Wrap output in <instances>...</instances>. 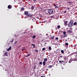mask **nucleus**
<instances>
[{
  "instance_id": "f257e3e1",
  "label": "nucleus",
  "mask_w": 77,
  "mask_h": 77,
  "mask_svg": "<svg viewBox=\"0 0 77 77\" xmlns=\"http://www.w3.org/2000/svg\"><path fill=\"white\" fill-rule=\"evenodd\" d=\"M73 25V21L72 20H70L69 22L68 23V26L69 27H71L73 26V25Z\"/></svg>"
},
{
  "instance_id": "f03ea898",
  "label": "nucleus",
  "mask_w": 77,
  "mask_h": 77,
  "mask_svg": "<svg viewBox=\"0 0 77 77\" xmlns=\"http://www.w3.org/2000/svg\"><path fill=\"white\" fill-rule=\"evenodd\" d=\"M53 12V10L52 9H51L48 11V13L49 14H52Z\"/></svg>"
},
{
  "instance_id": "7ed1b4c3",
  "label": "nucleus",
  "mask_w": 77,
  "mask_h": 77,
  "mask_svg": "<svg viewBox=\"0 0 77 77\" xmlns=\"http://www.w3.org/2000/svg\"><path fill=\"white\" fill-rule=\"evenodd\" d=\"M72 33V31L71 30H68L66 32L67 33Z\"/></svg>"
},
{
  "instance_id": "20e7f679",
  "label": "nucleus",
  "mask_w": 77,
  "mask_h": 77,
  "mask_svg": "<svg viewBox=\"0 0 77 77\" xmlns=\"http://www.w3.org/2000/svg\"><path fill=\"white\" fill-rule=\"evenodd\" d=\"M64 24L66 26H67V25H68V24H67L68 23V21H64Z\"/></svg>"
},
{
  "instance_id": "39448f33",
  "label": "nucleus",
  "mask_w": 77,
  "mask_h": 77,
  "mask_svg": "<svg viewBox=\"0 0 77 77\" xmlns=\"http://www.w3.org/2000/svg\"><path fill=\"white\" fill-rule=\"evenodd\" d=\"M27 17H32L33 16V14H29L27 15Z\"/></svg>"
},
{
  "instance_id": "423d86ee",
  "label": "nucleus",
  "mask_w": 77,
  "mask_h": 77,
  "mask_svg": "<svg viewBox=\"0 0 77 77\" xmlns=\"http://www.w3.org/2000/svg\"><path fill=\"white\" fill-rule=\"evenodd\" d=\"M5 56H8V52H5L4 53Z\"/></svg>"
},
{
  "instance_id": "0eeeda50",
  "label": "nucleus",
  "mask_w": 77,
  "mask_h": 77,
  "mask_svg": "<svg viewBox=\"0 0 77 77\" xmlns=\"http://www.w3.org/2000/svg\"><path fill=\"white\" fill-rule=\"evenodd\" d=\"M24 13L27 16V15L28 14V11H25L24 12Z\"/></svg>"
},
{
  "instance_id": "6e6552de",
  "label": "nucleus",
  "mask_w": 77,
  "mask_h": 77,
  "mask_svg": "<svg viewBox=\"0 0 77 77\" xmlns=\"http://www.w3.org/2000/svg\"><path fill=\"white\" fill-rule=\"evenodd\" d=\"M8 9H11L12 8V5H9L8 6Z\"/></svg>"
},
{
  "instance_id": "1a4fd4ad",
  "label": "nucleus",
  "mask_w": 77,
  "mask_h": 77,
  "mask_svg": "<svg viewBox=\"0 0 77 77\" xmlns=\"http://www.w3.org/2000/svg\"><path fill=\"white\" fill-rule=\"evenodd\" d=\"M11 49H12V47H9L8 48L7 50V51H9V50H11Z\"/></svg>"
},
{
  "instance_id": "9d476101",
  "label": "nucleus",
  "mask_w": 77,
  "mask_h": 77,
  "mask_svg": "<svg viewBox=\"0 0 77 77\" xmlns=\"http://www.w3.org/2000/svg\"><path fill=\"white\" fill-rule=\"evenodd\" d=\"M54 6L55 8H58V6H57V5L54 4Z\"/></svg>"
},
{
  "instance_id": "9b49d317",
  "label": "nucleus",
  "mask_w": 77,
  "mask_h": 77,
  "mask_svg": "<svg viewBox=\"0 0 77 77\" xmlns=\"http://www.w3.org/2000/svg\"><path fill=\"white\" fill-rule=\"evenodd\" d=\"M13 42H14V39H12L11 40V41L10 42V43L11 42V44H13V43H12Z\"/></svg>"
},
{
  "instance_id": "f8f14e48",
  "label": "nucleus",
  "mask_w": 77,
  "mask_h": 77,
  "mask_svg": "<svg viewBox=\"0 0 77 77\" xmlns=\"http://www.w3.org/2000/svg\"><path fill=\"white\" fill-rule=\"evenodd\" d=\"M48 60H47V58H45L44 59V61L45 62H47V61Z\"/></svg>"
},
{
  "instance_id": "ddd939ff",
  "label": "nucleus",
  "mask_w": 77,
  "mask_h": 77,
  "mask_svg": "<svg viewBox=\"0 0 77 77\" xmlns=\"http://www.w3.org/2000/svg\"><path fill=\"white\" fill-rule=\"evenodd\" d=\"M48 68H51L52 67H53V66L51 65H49V66H48Z\"/></svg>"
},
{
  "instance_id": "4468645a",
  "label": "nucleus",
  "mask_w": 77,
  "mask_h": 77,
  "mask_svg": "<svg viewBox=\"0 0 77 77\" xmlns=\"http://www.w3.org/2000/svg\"><path fill=\"white\" fill-rule=\"evenodd\" d=\"M36 38V35H34L32 36V39H35V38Z\"/></svg>"
},
{
  "instance_id": "2eb2a0df",
  "label": "nucleus",
  "mask_w": 77,
  "mask_h": 77,
  "mask_svg": "<svg viewBox=\"0 0 77 77\" xmlns=\"http://www.w3.org/2000/svg\"><path fill=\"white\" fill-rule=\"evenodd\" d=\"M21 11H24V8L23 7H22L21 8Z\"/></svg>"
},
{
  "instance_id": "dca6fc26",
  "label": "nucleus",
  "mask_w": 77,
  "mask_h": 77,
  "mask_svg": "<svg viewBox=\"0 0 77 77\" xmlns=\"http://www.w3.org/2000/svg\"><path fill=\"white\" fill-rule=\"evenodd\" d=\"M45 62H46L44 61L43 62V65H45Z\"/></svg>"
},
{
  "instance_id": "f3484780",
  "label": "nucleus",
  "mask_w": 77,
  "mask_h": 77,
  "mask_svg": "<svg viewBox=\"0 0 77 77\" xmlns=\"http://www.w3.org/2000/svg\"><path fill=\"white\" fill-rule=\"evenodd\" d=\"M51 38V39H54V36H52V37H51V36H50Z\"/></svg>"
},
{
  "instance_id": "a211bd4d",
  "label": "nucleus",
  "mask_w": 77,
  "mask_h": 77,
  "mask_svg": "<svg viewBox=\"0 0 77 77\" xmlns=\"http://www.w3.org/2000/svg\"><path fill=\"white\" fill-rule=\"evenodd\" d=\"M31 9H32V10H33V9H34V7L33 6L32 7Z\"/></svg>"
},
{
  "instance_id": "6ab92c4d",
  "label": "nucleus",
  "mask_w": 77,
  "mask_h": 77,
  "mask_svg": "<svg viewBox=\"0 0 77 77\" xmlns=\"http://www.w3.org/2000/svg\"><path fill=\"white\" fill-rule=\"evenodd\" d=\"M74 26H76V25H77V22H75V23H74Z\"/></svg>"
},
{
  "instance_id": "aec40b11",
  "label": "nucleus",
  "mask_w": 77,
  "mask_h": 77,
  "mask_svg": "<svg viewBox=\"0 0 77 77\" xmlns=\"http://www.w3.org/2000/svg\"><path fill=\"white\" fill-rule=\"evenodd\" d=\"M61 52L62 53H64V51L63 50H61Z\"/></svg>"
},
{
  "instance_id": "412c9836",
  "label": "nucleus",
  "mask_w": 77,
  "mask_h": 77,
  "mask_svg": "<svg viewBox=\"0 0 77 77\" xmlns=\"http://www.w3.org/2000/svg\"><path fill=\"white\" fill-rule=\"evenodd\" d=\"M63 35H66V32L63 31Z\"/></svg>"
},
{
  "instance_id": "4be33fe9",
  "label": "nucleus",
  "mask_w": 77,
  "mask_h": 77,
  "mask_svg": "<svg viewBox=\"0 0 77 77\" xmlns=\"http://www.w3.org/2000/svg\"><path fill=\"white\" fill-rule=\"evenodd\" d=\"M67 3H69V4H72V2H67Z\"/></svg>"
},
{
  "instance_id": "5701e85b",
  "label": "nucleus",
  "mask_w": 77,
  "mask_h": 77,
  "mask_svg": "<svg viewBox=\"0 0 77 77\" xmlns=\"http://www.w3.org/2000/svg\"><path fill=\"white\" fill-rule=\"evenodd\" d=\"M30 55V54H29L28 55H26V56H25V57H28V56H29Z\"/></svg>"
},
{
  "instance_id": "b1692460",
  "label": "nucleus",
  "mask_w": 77,
  "mask_h": 77,
  "mask_svg": "<svg viewBox=\"0 0 77 77\" xmlns=\"http://www.w3.org/2000/svg\"><path fill=\"white\" fill-rule=\"evenodd\" d=\"M66 36H67V34H65V35H63L64 38H65V37H66Z\"/></svg>"
},
{
  "instance_id": "393cba45",
  "label": "nucleus",
  "mask_w": 77,
  "mask_h": 77,
  "mask_svg": "<svg viewBox=\"0 0 77 77\" xmlns=\"http://www.w3.org/2000/svg\"><path fill=\"white\" fill-rule=\"evenodd\" d=\"M49 50H51V47L49 46Z\"/></svg>"
},
{
  "instance_id": "a878e982",
  "label": "nucleus",
  "mask_w": 77,
  "mask_h": 77,
  "mask_svg": "<svg viewBox=\"0 0 77 77\" xmlns=\"http://www.w3.org/2000/svg\"><path fill=\"white\" fill-rule=\"evenodd\" d=\"M45 50V48H43L42 49V51H44V50Z\"/></svg>"
},
{
  "instance_id": "bb28decb",
  "label": "nucleus",
  "mask_w": 77,
  "mask_h": 77,
  "mask_svg": "<svg viewBox=\"0 0 77 77\" xmlns=\"http://www.w3.org/2000/svg\"><path fill=\"white\" fill-rule=\"evenodd\" d=\"M24 50H25V48H23L22 49V51H23Z\"/></svg>"
},
{
  "instance_id": "cd10ccee",
  "label": "nucleus",
  "mask_w": 77,
  "mask_h": 77,
  "mask_svg": "<svg viewBox=\"0 0 77 77\" xmlns=\"http://www.w3.org/2000/svg\"><path fill=\"white\" fill-rule=\"evenodd\" d=\"M60 57L61 58H62V57H63V56L60 55Z\"/></svg>"
},
{
  "instance_id": "c85d7f7f",
  "label": "nucleus",
  "mask_w": 77,
  "mask_h": 77,
  "mask_svg": "<svg viewBox=\"0 0 77 77\" xmlns=\"http://www.w3.org/2000/svg\"><path fill=\"white\" fill-rule=\"evenodd\" d=\"M57 27L59 29H60V25H58Z\"/></svg>"
},
{
  "instance_id": "c756f323",
  "label": "nucleus",
  "mask_w": 77,
  "mask_h": 77,
  "mask_svg": "<svg viewBox=\"0 0 77 77\" xmlns=\"http://www.w3.org/2000/svg\"><path fill=\"white\" fill-rule=\"evenodd\" d=\"M65 45L66 46L68 45V43H65Z\"/></svg>"
},
{
  "instance_id": "7c9ffc66",
  "label": "nucleus",
  "mask_w": 77,
  "mask_h": 77,
  "mask_svg": "<svg viewBox=\"0 0 77 77\" xmlns=\"http://www.w3.org/2000/svg\"><path fill=\"white\" fill-rule=\"evenodd\" d=\"M40 65H42V62H40L39 63Z\"/></svg>"
},
{
  "instance_id": "2f4dec72",
  "label": "nucleus",
  "mask_w": 77,
  "mask_h": 77,
  "mask_svg": "<svg viewBox=\"0 0 77 77\" xmlns=\"http://www.w3.org/2000/svg\"><path fill=\"white\" fill-rule=\"evenodd\" d=\"M72 62V61H71V60H69V63H71Z\"/></svg>"
},
{
  "instance_id": "473e14b6",
  "label": "nucleus",
  "mask_w": 77,
  "mask_h": 77,
  "mask_svg": "<svg viewBox=\"0 0 77 77\" xmlns=\"http://www.w3.org/2000/svg\"><path fill=\"white\" fill-rule=\"evenodd\" d=\"M36 66H34V69H36Z\"/></svg>"
},
{
  "instance_id": "72a5a7b5",
  "label": "nucleus",
  "mask_w": 77,
  "mask_h": 77,
  "mask_svg": "<svg viewBox=\"0 0 77 77\" xmlns=\"http://www.w3.org/2000/svg\"><path fill=\"white\" fill-rule=\"evenodd\" d=\"M54 17V16H51V18H53Z\"/></svg>"
},
{
  "instance_id": "f704fd0d",
  "label": "nucleus",
  "mask_w": 77,
  "mask_h": 77,
  "mask_svg": "<svg viewBox=\"0 0 77 77\" xmlns=\"http://www.w3.org/2000/svg\"><path fill=\"white\" fill-rule=\"evenodd\" d=\"M55 39H56V40H58V39H59V38H58V37H56L55 38Z\"/></svg>"
},
{
  "instance_id": "c9c22d12",
  "label": "nucleus",
  "mask_w": 77,
  "mask_h": 77,
  "mask_svg": "<svg viewBox=\"0 0 77 77\" xmlns=\"http://www.w3.org/2000/svg\"><path fill=\"white\" fill-rule=\"evenodd\" d=\"M64 14H66V11H64Z\"/></svg>"
},
{
  "instance_id": "e433bc0d",
  "label": "nucleus",
  "mask_w": 77,
  "mask_h": 77,
  "mask_svg": "<svg viewBox=\"0 0 77 77\" xmlns=\"http://www.w3.org/2000/svg\"><path fill=\"white\" fill-rule=\"evenodd\" d=\"M67 10H69V7L67 8Z\"/></svg>"
},
{
  "instance_id": "4c0bfd02",
  "label": "nucleus",
  "mask_w": 77,
  "mask_h": 77,
  "mask_svg": "<svg viewBox=\"0 0 77 77\" xmlns=\"http://www.w3.org/2000/svg\"><path fill=\"white\" fill-rule=\"evenodd\" d=\"M35 51L36 52H38V50H35Z\"/></svg>"
},
{
  "instance_id": "58836bf2",
  "label": "nucleus",
  "mask_w": 77,
  "mask_h": 77,
  "mask_svg": "<svg viewBox=\"0 0 77 77\" xmlns=\"http://www.w3.org/2000/svg\"><path fill=\"white\" fill-rule=\"evenodd\" d=\"M33 48H35V45H34L33 46Z\"/></svg>"
},
{
  "instance_id": "ea45409f",
  "label": "nucleus",
  "mask_w": 77,
  "mask_h": 77,
  "mask_svg": "<svg viewBox=\"0 0 77 77\" xmlns=\"http://www.w3.org/2000/svg\"><path fill=\"white\" fill-rule=\"evenodd\" d=\"M34 45H35V44H31V45H32L33 46Z\"/></svg>"
},
{
  "instance_id": "a19ab883",
  "label": "nucleus",
  "mask_w": 77,
  "mask_h": 77,
  "mask_svg": "<svg viewBox=\"0 0 77 77\" xmlns=\"http://www.w3.org/2000/svg\"><path fill=\"white\" fill-rule=\"evenodd\" d=\"M75 61H76V60H77V59L74 58Z\"/></svg>"
},
{
  "instance_id": "79ce46f5",
  "label": "nucleus",
  "mask_w": 77,
  "mask_h": 77,
  "mask_svg": "<svg viewBox=\"0 0 77 77\" xmlns=\"http://www.w3.org/2000/svg\"><path fill=\"white\" fill-rule=\"evenodd\" d=\"M46 36H48V33H47L46 34Z\"/></svg>"
},
{
  "instance_id": "37998d69",
  "label": "nucleus",
  "mask_w": 77,
  "mask_h": 77,
  "mask_svg": "<svg viewBox=\"0 0 77 77\" xmlns=\"http://www.w3.org/2000/svg\"><path fill=\"white\" fill-rule=\"evenodd\" d=\"M63 62H64V61H61V63H63Z\"/></svg>"
},
{
  "instance_id": "c03bdc74",
  "label": "nucleus",
  "mask_w": 77,
  "mask_h": 77,
  "mask_svg": "<svg viewBox=\"0 0 77 77\" xmlns=\"http://www.w3.org/2000/svg\"><path fill=\"white\" fill-rule=\"evenodd\" d=\"M72 60H73V61H75L74 58H73L72 59Z\"/></svg>"
},
{
  "instance_id": "a18cd8bd",
  "label": "nucleus",
  "mask_w": 77,
  "mask_h": 77,
  "mask_svg": "<svg viewBox=\"0 0 77 77\" xmlns=\"http://www.w3.org/2000/svg\"><path fill=\"white\" fill-rule=\"evenodd\" d=\"M33 1H34V2H36V0H32Z\"/></svg>"
},
{
  "instance_id": "49530a36",
  "label": "nucleus",
  "mask_w": 77,
  "mask_h": 77,
  "mask_svg": "<svg viewBox=\"0 0 77 77\" xmlns=\"http://www.w3.org/2000/svg\"><path fill=\"white\" fill-rule=\"evenodd\" d=\"M59 62L60 63H61V61H59Z\"/></svg>"
},
{
  "instance_id": "de8ad7c7",
  "label": "nucleus",
  "mask_w": 77,
  "mask_h": 77,
  "mask_svg": "<svg viewBox=\"0 0 77 77\" xmlns=\"http://www.w3.org/2000/svg\"><path fill=\"white\" fill-rule=\"evenodd\" d=\"M14 36H15L16 37L17 36V35H14Z\"/></svg>"
},
{
  "instance_id": "09e8293b",
  "label": "nucleus",
  "mask_w": 77,
  "mask_h": 77,
  "mask_svg": "<svg viewBox=\"0 0 77 77\" xmlns=\"http://www.w3.org/2000/svg\"><path fill=\"white\" fill-rule=\"evenodd\" d=\"M75 46H77V44L75 45Z\"/></svg>"
},
{
  "instance_id": "8fccbe9b",
  "label": "nucleus",
  "mask_w": 77,
  "mask_h": 77,
  "mask_svg": "<svg viewBox=\"0 0 77 77\" xmlns=\"http://www.w3.org/2000/svg\"><path fill=\"white\" fill-rule=\"evenodd\" d=\"M39 35H40V36H42V34H39Z\"/></svg>"
},
{
  "instance_id": "3c124183",
  "label": "nucleus",
  "mask_w": 77,
  "mask_h": 77,
  "mask_svg": "<svg viewBox=\"0 0 77 77\" xmlns=\"http://www.w3.org/2000/svg\"><path fill=\"white\" fill-rule=\"evenodd\" d=\"M26 53H28V52H27H27H26Z\"/></svg>"
},
{
  "instance_id": "603ef678",
  "label": "nucleus",
  "mask_w": 77,
  "mask_h": 77,
  "mask_svg": "<svg viewBox=\"0 0 77 77\" xmlns=\"http://www.w3.org/2000/svg\"><path fill=\"white\" fill-rule=\"evenodd\" d=\"M45 44H47V43L45 42Z\"/></svg>"
},
{
  "instance_id": "864d4df0",
  "label": "nucleus",
  "mask_w": 77,
  "mask_h": 77,
  "mask_svg": "<svg viewBox=\"0 0 77 77\" xmlns=\"http://www.w3.org/2000/svg\"><path fill=\"white\" fill-rule=\"evenodd\" d=\"M71 30H72V28H71Z\"/></svg>"
},
{
  "instance_id": "5fc2aeb1",
  "label": "nucleus",
  "mask_w": 77,
  "mask_h": 77,
  "mask_svg": "<svg viewBox=\"0 0 77 77\" xmlns=\"http://www.w3.org/2000/svg\"><path fill=\"white\" fill-rule=\"evenodd\" d=\"M64 59H66V57H65V58H64Z\"/></svg>"
}]
</instances>
